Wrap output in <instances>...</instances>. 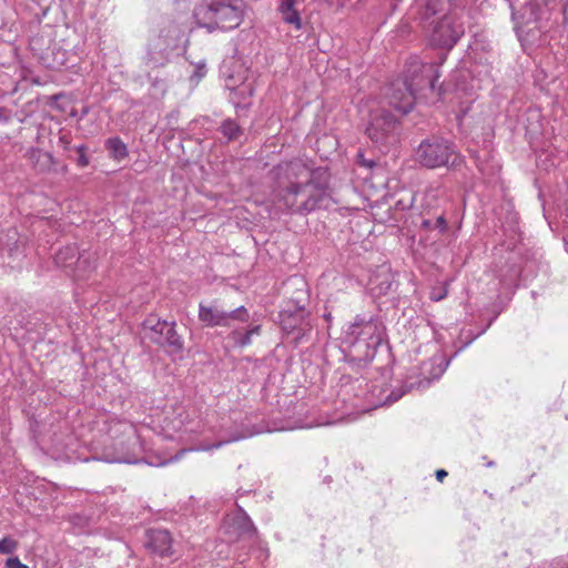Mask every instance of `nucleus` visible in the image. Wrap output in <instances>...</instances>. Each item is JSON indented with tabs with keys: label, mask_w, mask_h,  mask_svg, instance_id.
<instances>
[{
	"label": "nucleus",
	"mask_w": 568,
	"mask_h": 568,
	"mask_svg": "<svg viewBox=\"0 0 568 568\" xmlns=\"http://www.w3.org/2000/svg\"><path fill=\"white\" fill-rule=\"evenodd\" d=\"M438 78L434 64L423 63L417 57L412 58L406 65L404 79L395 80L388 88V104L402 114L408 113L415 103L416 92L425 87L434 89Z\"/></svg>",
	"instance_id": "f03ea898"
},
{
	"label": "nucleus",
	"mask_w": 568,
	"mask_h": 568,
	"mask_svg": "<svg viewBox=\"0 0 568 568\" xmlns=\"http://www.w3.org/2000/svg\"><path fill=\"white\" fill-rule=\"evenodd\" d=\"M493 465H494V463H493V462H489V463L487 464V466H489V467H490V466H493Z\"/></svg>",
	"instance_id": "c9c22d12"
},
{
	"label": "nucleus",
	"mask_w": 568,
	"mask_h": 568,
	"mask_svg": "<svg viewBox=\"0 0 568 568\" xmlns=\"http://www.w3.org/2000/svg\"><path fill=\"white\" fill-rule=\"evenodd\" d=\"M79 152H81L80 154V158H79V164L81 166H87L89 164V160L88 158L85 156V154L83 153L84 151V146L83 145H80L77 148Z\"/></svg>",
	"instance_id": "c756f323"
},
{
	"label": "nucleus",
	"mask_w": 568,
	"mask_h": 568,
	"mask_svg": "<svg viewBox=\"0 0 568 568\" xmlns=\"http://www.w3.org/2000/svg\"><path fill=\"white\" fill-rule=\"evenodd\" d=\"M197 26L212 32L236 29L243 21L244 4L241 0H211L194 9Z\"/></svg>",
	"instance_id": "20e7f679"
},
{
	"label": "nucleus",
	"mask_w": 568,
	"mask_h": 568,
	"mask_svg": "<svg viewBox=\"0 0 568 568\" xmlns=\"http://www.w3.org/2000/svg\"><path fill=\"white\" fill-rule=\"evenodd\" d=\"M567 252H568V244H567Z\"/></svg>",
	"instance_id": "e433bc0d"
},
{
	"label": "nucleus",
	"mask_w": 568,
	"mask_h": 568,
	"mask_svg": "<svg viewBox=\"0 0 568 568\" xmlns=\"http://www.w3.org/2000/svg\"><path fill=\"white\" fill-rule=\"evenodd\" d=\"M26 158L39 171H45L52 163V156L48 152L40 149L31 148L27 151Z\"/></svg>",
	"instance_id": "aec40b11"
},
{
	"label": "nucleus",
	"mask_w": 568,
	"mask_h": 568,
	"mask_svg": "<svg viewBox=\"0 0 568 568\" xmlns=\"http://www.w3.org/2000/svg\"><path fill=\"white\" fill-rule=\"evenodd\" d=\"M224 525L227 532L236 535L237 537L253 536L256 531L250 517L242 510L232 515H227Z\"/></svg>",
	"instance_id": "4468645a"
},
{
	"label": "nucleus",
	"mask_w": 568,
	"mask_h": 568,
	"mask_svg": "<svg viewBox=\"0 0 568 568\" xmlns=\"http://www.w3.org/2000/svg\"><path fill=\"white\" fill-rule=\"evenodd\" d=\"M278 10L286 23L294 26L297 30L301 29L302 21L297 10L295 9V0H282Z\"/></svg>",
	"instance_id": "6ab92c4d"
},
{
	"label": "nucleus",
	"mask_w": 568,
	"mask_h": 568,
	"mask_svg": "<svg viewBox=\"0 0 568 568\" xmlns=\"http://www.w3.org/2000/svg\"><path fill=\"white\" fill-rule=\"evenodd\" d=\"M18 541L11 537H3L0 540V554L10 555L13 554L18 549Z\"/></svg>",
	"instance_id": "a878e982"
},
{
	"label": "nucleus",
	"mask_w": 568,
	"mask_h": 568,
	"mask_svg": "<svg viewBox=\"0 0 568 568\" xmlns=\"http://www.w3.org/2000/svg\"><path fill=\"white\" fill-rule=\"evenodd\" d=\"M396 129L397 119L385 106L378 105L369 111L366 133L374 143H392L395 141Z\"/></svg>",
	"instance_id": "9d476101"
},
{
	"label": "nucleus",
	"mask_w": 568,
	"mask_h": 568,
	"mask_svg": "<svg viewBox=\"0 0 568 568\" xmlns=\"http://www.w3.org/2000/svg\"><path fill=\"white\" fill-rule=\"evenodd\" d=\"M11 111L6 108H0V124L8 123L11 120Z\"/></svg>",
	"instance_id": "c85d7f7f"
},
{
	"label": "nucleus",
	"mask_w": 568,
	"mask_h": 568,
	"mask_svg": "<svg viewBox=\"0 0 568 568\" xmlns=\"http://www.w3.org/2000/svg\"><path fill=\"white\" fill-rule=\"evenodd\" d=\"M416 158L426 168L435 169L444 165H458L459 156L445 140L424 141L416 151Z\"/></svg>",
	"instance_id": "1a4fd4ad"
},
{
	"label": "nucleus",
	"mask_w": 568,
	"mask_h": 568,
	"mask_svg": "<svg viewBox=\"0 0 568 568\" xmlns=\"http://www.w3.org/2000/svg\"><path fill=\"white\" fill-rule=\"evenodd\" d=\"M325 318H326L327 321H329V320H331V314H326V315H325Z\"/></svg>",
	"instance_id": "f704fd0d"
},
{
	"label": "nucleus",
	"mask_w": 568,
	"mask_h": 568,
	"mask_svg": "<svg viewBox=\"0 0 568 568\" xmlns=\"http://www.w3.org/2000/svg\"><path fill=\"white\" fill-rule=\"evenodd\" d=\"M55 263L64 268L74 267L78 277L94 270L95 264L90 254H79L75 246H65L55 254Z\"/></svg>",
	"instance_id": "9b49d317"
},
{
	"label": "nucleus",
	"mask_w": 568,
	"mask_h": 568,
	"mask_svg": "<svg viewBox=\"0 0 568 568\" xmlns=\"http://www.w3.org/2000/svg\"><path fill=\"white\" fill-rule=\"evenodd\" d=\"M261 334V326L253 325L247 331L233 329L229 333L227 338L235 347H245L252 344V337Z\"/></svg>",
	"instance_id": "a211bd4d"
},
{
	"label": "nucleus",
	"mask_w": 568,
	"mask_h": 568,
	"mask_svg": "<svg viewBox=\"0 0 568 568\" xmlns=\"http://www.w3.org/2000/svg\"><path fill=\"white\" fill-rule=\"evenodd\" d=\"M447 366L448 362L445 361L443 355L433 356L420 365L418 376L409 375L399 392L393 390L386 402L394 403L407 392L428 387L432 382L438 379L444 374Z\"/></svg>",
	"instance_id": "0eeeda50"
},
{
	"label": "nucleus",
	"mask_w": 568,
	"mask_h": 568,
	"mask_svg": "<svg viewBox=\"0 0 568 568\" xmlns=\"http://www.w3.org/2000/svg\"><path fill=\"white\" fill-rule=\"evenodd\" d=\"M446 295H447L446 290H444L443 292L433 291L430 293V300L434 302H438V301H442Z\"/></svg>",
	"instance_id": "7c9ffc66"
},
{
	"label": "nucleus",
	"mask_w": 568,
	"mask_h": 568,
	"mask_svg": "<svg viewBox=\"0 0 568 568\" xmlns=\"http://www.w3.org/2000/svg\"><path fill=\"white\" fill-rule=\"evenodd\" d=\"M420 21L438 19L445 14H456L457 3L455 0H416Z\"/></svg>",
	"instance_id": "ddd939ff"
},
{
	"label": "nucleus",
	"mask_w": 568,
	"mask_h": 568,
	"mask_svg": "<svg viewBox=\"0 0 568 568\" xmlns=\"http://www.w3.org/2000/svg\"><path fill=\"white\" fill-rule=\"evenodd\" d=\"M278 317L281 327L286 334H297L295 336L296 341L310 328L307 312L304 307H296L293 311L283 310Z\"/></svg>",
	"instance_id": "f8f14e48"
},
{
	"label": "nucleus",
	"mask_w": 568,
	"mask_h": 568,
	"mask_svg": "<svg viewBox=\"0 0 568 568\" xmlns=\"http://www.w3.org/2000/svg\"><path fill=\"white\" fill-rule=\"evenodd\" d=\"M316 171L306 163L294 160L281 163L272 169L276 181L272 191V203L280 212L307 214L324 205L326 192L315 183Z\"/></svg>",
	"instance_id": "f257e3e1"
},
{
	"label": "nucleus",
	"mask_w": 568,
	"mask_h": 568,
	"mask_svg": "<svg viewBox=\"0 0 568 568\" xmlns=\"http://www.w3.org/2000/svg\"><path fill=\"white\" fill-rule=\"evenodd\" d=\"M166 323V321H161L153 315L146 317L143 322V331L145 337L155 344L162 343Z\"/></svg>",
	"instance_id": "f3484780"
},
{
	"label": "nucleus",
	"mask_w": 568,
	"mask_h": 568,
	"mask_svg": "<svg viewBox=\"0 0 568 568\" xmlns=\"http://www.w3.org/2000/svg\"><path fill=\"white\" fill-rule=\"evenodd\" d=\"M18 233L16 230H9L6 233H0V252L7 251L9 256H13L18 251Z\"/></svg>",
	"instance_id": "4be33fe9"
},
{
	"label": "nucleus",
	"mask_w": 568,
	"mask_h": 568,
	"mask_svg": "<svg viewBox=\"0 0 568 568\" xmlns=\"http://www.w3.org/2000/svg\"><path fill=\"white\" fill-rule=\"evenodd\" d=\"M552 1L526 0L518 11L513 12L515 30L521 42L534 43L547 30Z\"/></svg>",
	"instance_id": "39448f33"
},
{
	"label": "nucleus",
	"mask_w": 568,
	"mask_h": 568,
	"mask_svg": "<svg viewBox=\"0 0 568 568\" xmlns=\"http://www.w3.org/2000/svg\"><path fill=\"white\" fill-rule=\"evenodd\" d=\"M245 436H235V437H233V438H231L229 440L217 442V443H215L213 445H210V446H199V447H191V448H187V449H182V450H180V453L178 455H175L173 458H171L170 462L180 459V457L182 455H184L186 452L210 450V449H213V448H220V447H222L226 443L236 442V440H240V439H242Z\"/></svg>",
	"instance_id": "393cba45"
},
{
	"label": "nucleus",
	"mask_w": 568,
	"mask_h": 568,
	"mask_svg": "<svg viewBox=\"0 0 568 568\" xmlns=\"http://www.w3.org/2000/svg\"><path fill=\"white\" fill-rule=\"evenodd\" d=\"M365 165H367V166H372V165H373V162H365Z\"/></svg>",
	"instance_id": "72a5a7b5"
},
{
	"label": "nucleus",
	"mask_w": 568,
	"mask_h": 568,
	"mask_svg": "<svg viewBox=\"0 0 568 568\" xmlns=\"http://www.w3.org/2000/svg\"><path fill=\"white\" fill-rule=\"evenodd\" d=\"M221 132L229 140H235L242 133L240 125L231 119L223 121V123L221 125Z\"/></svg>",
	"instance_id": "b1692460"
},
{
	"label": "nucleus",
	"mask_w": 568,
	"mask_h": 568,
	"mask_svg": "<svg viewBox=\"0 0 568 568\" xmlns=\"http://www.w3.org/2000/svg\"><path fill=\"white\" fill-rule=\"evenodd\" d=\"M7 568H29L27 565L22 564L18 557H11L6 560Z\"/></svg>",
	"instance_id": "cd10ccee"
},
{
	"label": "nucleus",
	"mask_w": 568,
	"mask_h": 568,
	"mask_svg": "<svg viewBox=\"0 0 568 568\" xmlns=\"http://www.w3.org/2000/svg\"><path fill=\"white\" fill-rule=\"evenodd\" d=\"M255 80L253 77H245L240 83H235V79L231 77L227 82V88L231 91L230 98L237 106L245 105L248 98H251L255 90Z\"/></svg>",
	"instance_id": "2eb2a0df"
},
{
	"label": "nucleus",
	"mask_w": 568,
	"mask_h": 568,
	"mask_svg": "<svg viewBox=\"0 0 568 568\" xmlns=\"http://www.w3.org/2000/svg\"><path fill=\"white\" fill-rule=\"evenodd\" d=\"M148 548L160 555V556H169L172 554V538L168 530L165 529H151L148 532Z\"/></svg>",
	"instance_id": "dca6fc26"
},
{
	"label": "nucleus",
	"mask_w": 568,
	"mask_h": 568,
	"mask_svg": "<svg viewBox=\"0 0 568 568\" xmlns=\"http://www.w3.org/2000/svg\"><path fill=\"white\" fill-rule=\"evenodd\" d=\"M250 313L245 306L225 310L219 300L200 303L199 321L206 327H232L235 322L247 323Z\"/></svg>",
	"instance_id": "6e6552de"
},
{
	"label": "nucleus",
	"mask_w": 568,
	"mask_h": 568,
	"mask_svg": "<svg viewBox=\"0 0 568 568\" xmlns=\"http://www.w3.org/2000/svg\"><path fill=\"white\" fill-rule=\"evenodd\" d=\"M447 471L444 470V469H439L436 471V478L442 481L446 476H447Z\"/></svg>",
	"instance_id": "2f4dec72"
},
{
	"label": "nucleus",
	"mask_w": 568,
	"mask_h": 568,
	"mask_svg": "<svg viewBox=\"0 0 568 568\" xmlns=\"http://www.w3.org/2000/svg\"><path fill=\"white\" fill-rule=\"evenodd\" d=\"M432 45L452 49L464 34V26L457 14L420 21Z\"/></svg>",
	"instance_id": "423d86ee"
},
{
	"label": "nucleus",
	"mask_w": 568,
	"mask_h": 568,
	"mask_svg": "<svg viewBox=\"0 0 568 568\" xmlns=\"http://www.w3.org/2000/svg\"><path fill=\"white\" fill-rule=\"evenodd\" d=\"M384 334L383 324L373 316H356L345 331V343L352 358L368 363L376 355Z\"/></svg>",
	"instance_id": "7ed1b4c3"
},
{
	"label": "nucleus",
	"mask_w": 568,
	"mask_h": 568,
	"mask_svg": "<svg viewBox=\"0 0 568 568\" xmlns=\"http://www.w3.org/2000/svg\"><path fill=\"white\" fill-rule=\"evenodd\" d=\"M105 460L108 463H123V464H135L138 463L139 460L129 456V455H118V456H113V457H105Z\"/></svg>",
	"instance_id": "bb28decb"
},
{
	"label": "nucleus",
	"mask_w": 568,
	"mask_h": 568,
	"mask_svg": "<svg viewBox=\"0 0 568 568\" xmlns=\"http://www.w3.org/2000/svg\"><path fill=\"white\" fill-rule=\"evenodd\" d=\"M105 146L110 154L118 160H122L128 155L126 145L120 138H110L105 142Z\"/></svg>",
	"instance_id": "5701e85b"
},
{
	"label": "nucleus",
	"mask_w": 568,
	"mask_h": 568,
	"mask_svg": "<svg viewBox=\"0 0 568 568\" xmlns=\"http://www.w3.org/2000/svg\"><path fill=\"white\" fill-rule=\"evenodd\" d=\"M159 345H166L175 352L183 349V339L175 331V323H166V328L163 334V342Z\"/></svg>",
	"instance_id": "412c9836"
},
{
	"label": "nucleus",
	"mask_w": 568,
	"mask_h": 568,
	"mask_svg": "<svg viewBox=\"0 0 568 568\" xmlns=\"http://www.w3.org/2000/svg\"><path fill=\"white\" fill-rule=\"evenodd\" d=\"M437 225H438V227H439L440 230H444V229L446 227V221L444 220V217H443V216H439V217L437 219Z\"/></svg>",
	"instance_id": "473e14b6"
}]
</instances>
